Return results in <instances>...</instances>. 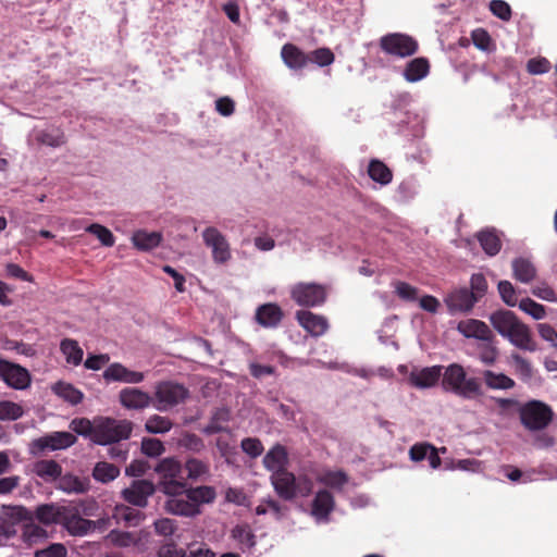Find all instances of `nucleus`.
<instances>
[{
  "mask_svg": "<svg viewBox=\"0 0 557 557\" xmlns=\"http://www.w3.org/2000/svg\"><path fill=\"white\" fill-rule=\"evenodd\" d=\"M490 322L503 337L517 348L531 352L537 350V343L534 341L530 327L521 322L512 311H495L491 314Z\"/></svg>",
  "mask_w": 557,
  "mask_h": 557,
  "instance_id": "1",
  "label": "nucleus"
},
{
  "mask_svg": "<svg viewBox=\"0 0 557 557\" xmlns=\"http://www.w3.org/2000/svg\"><path fill=\"white\" fill-rule=\"evenodd\" d=\"M168 495L170 498L165 502V510L184 517L200 513V505L212 503L216 496L214 488L207 485L189 488L185 486L184 492Z\"/></svg>",
  "mask_w": 557,
  "mask_h": 557,
  "instance_id": "2",
  "label": "nucleus"
},
{
  "mask_svg": "<svg viewBox=\"0 0 557 557\" xmlns=\"http://www.w3.org/2000/svg\"><path fill=\"white\" fill-rule=\"evenodd\" d=\"M442 386L446 392L472 399L483 394L482 384L478 377H468L465 368L459 363H451L442 372Z\"/></svg>",
  "mask_w": 557,
  "mask_h": 557,
  "instance_id": "3",
  "label": "nucleus"
},
{
  "mask_svg": "<svg viewBox=\"0 0 557 557\" xmlns=\"http://www.w3.org/2000/svg\"><path fill=\"white\" fill-rule=\"evenodd\" d=\"M271 483L275 493L284 500H293L298 495L307 497L313 488L312 481L306 475L296 478L287 469L271 474Z\"/></svg>",
  "mask_w": 557,
  "mask_h": 557,
  "instance_id": "4",
  "label": "nucleus"
},
{
  "mask_svg": "<svg viewBox=\"0 0 557 557\" xmlns=\"http://www.w3.org/2000/svg\"><path fill=\"white\" fill-rule=\"evenodd\" d=\"M133 423L129 420H117L110 417L96 418L95 444L111 445L129 438Z\"/></svg>",
  "mask_w": 557,
  "mask_h": 557,
  "instance_id": "5",
  "label": "nucleus"
},
{
  "mask_svg": "<svg viewBox=\"0 0 557 557\" xmlns=\"http://www.w3.org/2000/svg\"><path fill=\"white\" fill-rule=\"evenodd\" d=\"M190 396L189 389L174 381H161L154 387V407L159 411H168L184 404Z\"/></svg>",
  "mask_w": 557,
  "mask_h": 557,
  "instance_id": "6",
  "label": "nucleus"
},
{
  "mask_svg": "<svg viewBox=\"0 0 557 557\" xmlns=\"http://www.w3.org/2000/svg\"><path fill=\"white\" fill-rule=\"evenodd\" d=\"M552 408L541 400H530L519 408L521 424L529 431H541L553 420Z\"/></svg>",
  "mask_w": 557,
  "mask_h": 557,
  "instance_id": "7",
  "label": "nucleus"
},
{
  "mask_svg": "<svg viewBox=\"0 0 557 557\" xmlns=\"http://www.w3.org/2000/svg\"><path fill=\"white\" fill-rule=\"evenodd\" d=\"M69 509L67 505H61L59 503H49V504H41L38 505L35 508V511L33 515L24 508V507H16L15 508V518L17 520H32L33 518L36 519L40 524L50 527L54 524L63 525L64 518H66V512Z\"/></svg>",
  "mask_w": 557,
  "mask_h": 557,
  "instance_id": "8",
  "label": "nucleus"
},
{
  "mask_svg": "<svg viewBox=\"0 0 557 557\" xmlns=\"http://www.w3.org/2000/svg\"><path fill=\"white\" fill-rule=\"evenodd\" d=\"M160 476L159 485L164 494L184 492L186 486L182 476V465L174 457L161 459L154 468Z\"/></svg>",
  "mask_w": 557,
  "mask_h": 557,
  "instance_id": "9",
  "label": "nucleus"
},
{
  "mask_svg": "<svg viewBox=\"0 0 557 557\" xmlns=\"http://www.w3.org/2000/svg\"><path fill=\"white\" fill-rule=\"evenodd\" d=\"M380 48L386 54L397 58H407L418 51L419 44L413 37L407 34L391 33L381 37Z\"/></svg>",
  "mask_w": 557,
  "mask_h": 557,
  "instance_id": "10",
  "label": "nucleus"
},
{
  "mask_svg": "<svg viewBox=\"0 0 557 557\" xmlns=\"http://www.w3.org/2000/svg\"><path fill=\"white\" fill-rule=\"evenodd\" d=\"M327 290L317 283H297L290 288V298L301 307H318L325 302Z\"/></svg>",
  "mask_w": 557,
  "mask_h": 557,
  "instance_id": "11",
  "label": "nucleus"
},
{
  "mask_svg": "<svg viewBox=\"0 0 557 557\" xmlns=\"http://www.w3.org/2000/svg\"><path fill=\"white\" fill-rule=\"evenodd\" d=\"M203 244L211 249L212 260L218 265H225L232 259V249L226 237L214 226L202 232Z\"/></svg>",
  "mask_w": 557,
  "mask_h": 557,
  "instance_id": "12",
  "label": "nucleus"
},
{
  "mask_svg": "<svg viewBox=\"0 0 557 557\" xmlns=\"http://www.w3.org/2000/svg\"><path fill=\"white\" fill-rule=\"evenodd\" d=\"M64 518L63 529L72 536H85L96 529L104 527L106 521L100 519L97 521L85 519L81 516V510L76 504H69V509Z\"/></svg>",
  "mask_w": 557,
  "mask_h": 557,
  "instance_id": "13",
  "label": "nucleus"
},
{
  "mask_svg": "<svg viewBox=\"0 0 557 557\" xmlns=\"http://www.w3.org/2000/svg\"><path fill=\"white\" fill-rule=\"evenodd\" d=\"M76 441V436L70 432H52L34 440L30 444V451L37 455L46 450L65 449L74 445Z\"/></svg>",
  "mask_w": 557,
  "mask_h": 557,
  "instance_id": "14",
  "label": "nucleus"
},
{
  "mask_svg": "<svg viewBox=\"0 0 557 557\" xmlns=\"http://www.w3.org/2000/svg\"><path fill=\"white\" fill-rule=\"evenodd\" d=\"M156 492L154 484L149 480H134L131 485L121 492L122 498L138 508L148 505V498Z\"/></svg>",
  "mask_w": 557,
  "mask_h": 557,
  "instance_id": "15",
  "label": "nucleus"
},
{
  "mask_svg": "<svg viewBox=\"0 0 557 557\" xmlns=\"http://www.w3.org/2000/svg\"><path fill=\"white\" fill-rule=\"evenodd\" d=\"M0 379L15 389H24L30 384V375L25 368L1 358Z\"/></svg>",
  "mask_w": 557,
  "mask_h": 557,
  "instance_id": "16",
  "label": "nucleus"
},
{
  "mask_svg": "<svg viewBox=\"0 0 557 557\" xmlns=\"http://www.w3.org/2000/svg\"><path fill=\"white\" fill-rule=\"evenodd\" d=\"M119 401L125 409L144 410L152 404L153 398L140 388L125 387L119 393Z\"/></svg>",
  "mask_w": 557,
  "mask_h": 557,
  "instance_id": "17",
  "label": "nucleus"
},
{
  "mask_svg": "<svg viewBox=\"0 0 557 557\" xmlns=\"http://www.w3.org/2000/svg\"><path fill=\"white\" fill-rule=\"evenodd\" d=\"M103 379L108 382H122L137 384L145 380L143 372L133 371L119 362L111 363L103 372Z\"/></svg>",
  "mask_w": 557,
  "mask_h": 557,
  "instance_id": "18",
  "label": "nucleus"
},
{
  "mask_svg": "<svg viewBox=\"0 0 557 557\" xmlns=\"http://www.w3.org/2000/svg\"><path fill=\"white\" fill-rule=\"evenodd\" d=\"M445 304L450 312H468L476 304V300L469 288L460 287L447 294Z\"/></svg>",
  "mask_w": 557,
  "mask_h": 557,
  "instance_id": "19",
  "label": "nucleus"
},
{
  "mask_svg": "<svg viewBox=\"0 0 557 557\" xmlns=\"http://www.w3.org/2000/svg\"><path fill=\"white\" fill-rule=\"evenodd\" d=\"M296 320L298 321L299 325L304 327L312 336L323 335L329 327L326 318H324L323 315L315 314L308 310L297 311Z\"/></svg>",
  "mask_w": 557,
  "mask_h": 557,
  "instance_id": "20",
  "label": "nucleus"
},
{
  "mask_svg": "<svg viewBox=\"0 0 557 557\" xmlns=\"http://www.w3.org/2000/svg\"><path fill=\"white\" fill-rule=\"evenodd\" d=\"M283 318L284 312L282 308L274 302L259 306L255 314L256 322L267 329L276 327L282 322Z\"/></svg>",
  "mask_w": 557,
  "mask_h": 557,
  "instance_id": "21",
  "label": "nucleus"
},
{
  "mask_svg": "<svg viewBox=\"0 0 557 557\" xmlns=\"http://www.w3.org/2000/svg\"><path fill=\"white\" fill-rule=\"evenodd\" d=\"M335 499L332 493L327 490H320L311 504V515L318 521H329L331 512L334 510Z\"/></svg>",
  "mask_w": 557,
  "mask_h": 557,
  "instance_id": "22",
  "label": "nucleus"
},
{
  "mask_svg": "<svg viewBox=\"0 0 557 557\" xmlns=\"http://www.w3.org/2000/svg\"><path fill=\"white\" fill-rule=\"evenodd\" d=\"M442 366L426 367L421 370H413L409 375V382L418 388L434 386L442 376Z\"/></svg>",
  "mask_w": 557,
  "mask_h": 557,
  "instance_id": "23",
  "label": "nucleus"
},
{
  "mask_svg": "<svg viewBox=\"0 0 557 557\" xmlns=\"http://www.w3.org/2000/svg\"><path fill=\"white\" fill-rule=\"evenodd\" d=\"M281 58L284 64L292 71H301L308 65V53L298 46L287 42L281 49Z\"/></svg>",
  "mask_w": 557,
  "mask_h": 557,
  "instance_id": "24",
  "label": "nucleus"
},
{
  "mask_svg": "<svg viewBox=\"0 0 557 557\" xmlns=\"http://www.w3.org/2000/svg\"><path fill=\"white\" fill-rule=\"evenodd\" d=\"M457 330L466 337L478 338L480 341H492L494 335L488 325L476 319H468L458 323Z\"/></svg>",
  "mask_w": 557,
  "mask_h": 557,
  "instance_id": "25",
  "label": "nucleus"
},
{
  "mask_svg": "<svg viewBox=\"0 0 557 557\" xmlns=\"http://www.w3.org/2000/svg\"><path fill=\"white\" fill-rule=\"evenodd\" d=\"M511 269L513 278L523 284L531 283L537 274L534 263L524 257L515 258L511 262Z\"/></svg>",
  "mask_w": 557,
  "mask_h": 557,
  "instance_id": "26",
  "label": "nucleus"
},
{
  "mask_svg": "<svg viewBox=\"0 0 557 557\" xmlns=\"http://www.w3.org/2000/svg\"><path fill=\"white\" fill-rule=\"evenodd\" d=\"M263 466L267 470L275 473L285 470L288 463V454L283 445L276 444L263 457Z\"/></svg>",
  "mask_w": 557,
  "mask_h": 557,
  "instance_id": "27",
  "label": "nucleus"
},
{
  "mask_svg": "<svg viewBox=\"0 0 557 557\" xmlns=\"http://www.w3.org/2000/svg\"><path fill=\"white\" fill-rule=\"evenodd\" d=\"M430 62L424 57L414 58L406 64L404 77L409 83H416L428 76Z\"/></svg>",
  "mask_w": 557,
  "mask_h": 557,
  "instance_id": "28",
  "label": "nucleus"
},
{
  "mask_svg": "<svg viewBox=\"0 0 557 557\" xmlns=\"http://www.w3.org/2000/svg\"><path fill=\"white\" fill-rule=\"evenodd\" d=\"M58 487L65 493L83 494L89 491L90 481L88 478H79L72 473L61 474Z\"/></svg>",
  "mask_w": 557,
  "mask_h": 557,
  "instance_id": "29",
  "label": "nucleus"
},
{
  "mask_svg": "<svg viewBox=\"0 0 557 557\" xmlns=\"http://www.w3.org/2000/svg\"><path fill=\"white\" fill-rule=\"evenodd\" d=\"M34 473L45 481H55L62 474V467L52 459H41L34 463Z\"/></svg>",
  "mask_w": 557,
  "mask_h": 557,
  "instance_id": "30",
  "label": "nucleus"
},
{
  "mask_svg": "<svg viewBox=\"0 0 557 557\" xmlns=\"http://www.w3.org/2000/svg\"><path fill=\"white\" fill-rule=\"evenodd\" d=\"M482 377L490 389H510L515 387V381L504 373H496L491 370L482 372Z\"/></svg>",
  "mask_w": 557,
  "mask_h": 557,
  "instance_id": "31",
  "label": "nucleus"
},
{
  "mask_svg": "<svg viewBox=\"0 0 557 557\" xmlns=\"http://www.w3.org/2000/svg\"><path fill=\"white\" fill-rule=\"evenodd\" d=\"M368 174L374 182L381 185H387L393 180L391 169L381 160L372 159L368 165Z\"/></svg>",
  "mask_w": 557,
  "mask_h": 557,
  "instance_id": "32",
  "label": "nucleus"
},
{
  "mask_svg": "<svg viewBox=\"0 0 557 557\" xmlns=\"http://www.w3.org/2000/svg\"><path fill=\"white\" fill-rule=\"evenodd\" d=\"M162 235L159 232L148 233L146 231H137L134 233L132 240L139 250H150L159 246Z\"/></svg>",
  "mask_w": 557,
  "mask_h": 557,
  "instance_id": "33",
  "label": "nucleus"
},
{
  "mask_svg": "<svg viewBox=\"0 0 557 557\" xmlns=\"http://www.w3.org/2000/svg\"><path fill=\"white\" fill-rule=\"evenodd\" d=\"M120 475V468L107 461H99L92 469V478L100 483H109Z\"/></svg>",
  "mask_w": 557,
  "mask_h": 557,
  "instance_id": "34",
  "label": "nucleus"
},
{
  "mask_svg": "<svg viewBox=\"0 0 557 557\" xmlns=\"http://www.w3.org/2000/svg\"><path fill=\"white\" fill-rule=\"evenodd\" d=\"M52 391L55 395L70 403L71 405H78L84 398V394L79 389L65 382L55 383L52 387Z\"/></svg>",
  "mask_w": 557,
  "mask_h": 557,
  "instance_id": "35",
  "label": "nucleus"
},
{
  "mask_svg": "<svg viewBox=\"0 0 557 557\" xmlns=\"http://www.w3.org/2000/svg\"><path fill=\"white\" fill-rule=\"evenodd\" d=\"M476 237L486 255L493 257L499 252L502 248V242L495 231H482L478 234Z\"/></svg>",
  "mask_w": 557,
  "mask_h": 557,
  "instance_id": "36",
  "label": "nucleus"
},
{
  "mask_svg": "<svg viewBox=\"0 0 557 557\" xmlns=\"http://www.w3.org/2000/svg\"><path fill=\"white\" fill-rule=\"evenodd\" d=\"M36 140L52 148H58L66 143L65 135L60 128L44 129L37 133Z\"/></svg>",
  "mask_w": 557,
  "mask_h": 557,
  "instance_id": "37",
  "label": "nucleus"
},
{
  "mask_svg": "<svg viewBox=\"0 0 557 557\" xmlns=\"http://www.w3.org/2000/svg\"><path fill=\"white\" fill-rule=\"evenodd\" d=\"M115 516L127 527H137L144 520L145 515L139 510L125 505L115 507Z\"/></svg>",
  "mask_w": 557,
  "mask_h": 557,
  "instance_id": "38",
  "label": "nucleus"
},
{
  "mask_svg": "<svg viewBox=\"0 0 557 557\" xmlns=\"http://www.w3.org/2000/svg\"><path fill=\"white\" fill-rule=\"evenodd\" d=\"M60 349L69 363L78 366L82 362L84 352L76 341L71 338L63 339L60 344Z\"/></svg>",
  "mask_w": 557,
  "mask_h": 557,
  "instance_id": "39",
  "label": "nucleus"
},
{
  "mask_svg": "<svg viewBox=\"0 0 557 557\" xmlns=\"http://www.w3.org/2000/svg\"><path fill=\"white\" fill-rule=\"evenodd\" d=\"M230 420V412L227 409L220 408L214 411L210 422L202 429V432L207 435H212L226 430L222 423Z\"/></svg>",
  "mask_w": 557,
  "mask_h": 557,
  "instance_id": "40",
  "label": "nucleus"
},
{
  "mask_svg": "<svg viewBox=\"0 0 557 557\" xmlns=\"http://www.w3.org/2000/svg\"><path fill=\"white\" fill-rule=\"evenodd\" d=\"M173 428V422L168 417L152 414L146 423L145 430L150 434H163L169 432Z\"/></svg>",
  "mask_w": 557,
  "mask_h": 557,
  "instance_id": "41",
  "label": "nucleus"
},
{
  "mask_svg": "<svg viewBox=\"0 0 557 557\" xmlns=\"http://www.w3.org/2000/svg\"><path fill=\"white\" fill-rule=\"evenodd\" d=\"M70 429L82 436H88L95 443L96 418L90 421L87 418H75L70 423Z\"/></svg>",
  "mask_w": 557,
  "mask_h": 557,
  "instance_id": "42",
  "label": "nucleus"
},
{
  "mask_svg": "<svg viewBox=\"0 0 557 557\" xmlns=\"http://www.w3.org/2000/svg\"><path fill=\"white\" fill-rule=\"evenodd\" d=\"M178 446L193 453H200L206 445L203 440L195 433L183 432L177 442Z\"/></svg>",
  "mask_w": 557,
  "mask_h": 557,
  "instance_id": "43",
  "label": "nucleus"
},
{
  "mask_svg": "<svg viewBox=\"0 0 557 557\" xmlns=\"http://www.w3.org/2000/svg\"><path fill=\"white\" fill-rule=\"evenodd\" d=\"M335 61V55L330 48H318L308 53V62L315 63L323 67L329 66Z\"/></svg>",
  "mask_w": 557,
  "mask_h": 557,
  "instance_id": "44",
  "label": "nucleus"
},
{
  "mask_svg": "<svg viewBox=\"0 0 557 557\" xmlns=\"http://www.w3.org/2000/svg\"><path fill=\"white\" fill-rule=\"evenodd\" d=\"M24 413L23 407L10 400L0 401V420H17Z\"/></svg>",
  "mask_w": 557,
  "mask_h": 557,
  "instance_id": "45",
  "label": "nucleus"
},
{
  "mask_svg": "<svg viewBox=\"0 0 557 557\" xmlns=\"http://www.w3.org/2000/svg\"><path fill=\"white\" fill-rule=\"evenodd\" d=\"M318 481L332 488H342L348 481L343 471H327L318 478Z\"/></svg>",
  "mask_w": 557,
  "mask_h": 557,
  "instance_id": "46",
  "label": "nucleus"
},
{
  "mask_svg": "<svg viewBox=\"0 0 557 557\" xmlns=\"http://www.w3.org/2000/svg\"><path fill=\"white\" fill-rule=\"evenodd\" d=\"M86 232L95 235L106 247H112L115 243L112 232L101 224L92 223L86 227Z\"/></svg>",
  "mask_w": 557,
  "mask_h": 557,
  "instance_id": "47",
  "label": "nucleus"
},
{
  "mask_svg": "<svg viewBox=\"0 0 557 557\" xmlns=\"http://www.w3.org/2000/svg\"><path fill=\"white\" fill-rule=\"evenodd\" d=\"M519 308L535 320L544 319L546 315L545 307L529 297L519 301Z\"/></svg>",
  "mask_w": 557,
  "mask_h": 557,
  "instance_id": "48",
  "label": "nucleus"
},
{
  "mask_svg": "<svg viewBox=\"0 0 557 557\" xmlns=\"http://www.w3.org/2000/svg\"><path fill=\"white\" fill-rule=\"evenodd\" d=\"M493 341L494 339L483 341V343L479 345V358L486 366L494 364L498 357V349L493 344Z\"/></svg>",
  "mask_w": 557,
  "mask_h": 557,
  "instance_id": "49",
  "label": "nucleus"
},
{
  "mask_svg": "<svg viewBox=\"0 0 557 557\" xmlns=\"http://www.w3.org/2000/svg\"><path fill=\"white\" fill-rule=\"evenodd\" d=\"M510 358L513 362L516 373L519 374L522 380H530L533 376V368L529 360L519 354H511Z\"/></svg>",
  "mask_w": 557,
  "mask_h": 557,
  "instance_id": "50",
  "label": "nucleus"
},
{
  "mask_svg": "<svg viewBox=\"0 0 557 557\" xmlns=\"http://www.w3.org/2000/svg\"><path fill=\"white\" fill-rule=\"evenodd\" d=\"M487 281L482 273H474L470 278L469 292L473 294L476 302L484 297L487 292Z\"/></svg>",
  "mask_w": 557,
  "mask_h": 557,
  "instance_id": "51",
  "label": "nucleus"
},
{
  "mask_svg": "<svg viewBox=\"0 0 557 557\" xmlns=\"http://www.w3.org/2000/svg\"><path fill=\"white\" fill-rule=\"evenodd\" d=\"M22 535L24 541L28 542L29 544H33L38 542L39 540L46 539L48 534L42 527L30 522L24 525Z\"/></svg>",
  "mask_w": 557,
  "mask_h": 557,
  "instance_id": "52",
  "label": "nucleus"
},
{
  "mask_svg": "<svg viewBox=\"0 0 557 557\" xmlns=\"http://www.w3.org/2000/svg\"><path fill=\"white\" fill-rule=\"evenodd\" d=\"M232 536L234 540L239 542L240 544H244L248 547H251L255 545V535L251 532V529L247 524H237L232 530Z\"/></svg>",
  "mask_w": 557,
  "mask_h": 557,
  "instance_id": "53",
  "label": "nucleus"
},
{
  "mask_svg": "<svg viewBox=\"0 0 557 557\" xmlns=\"http://www.w3.org/2000/svg\"><path fill=\"white\" fill-rule=\"evenodd\" d=\"M165 450L163 443L153 437H146L141 441V451L148 457H158Z\"/></svg>",
  "mask_w": 557,
  "mask_h": 557,
  "instance_id": "54",
  "label": "nucleus"
},
{
  "mask_svg": "<svg viewBox=\"0 0 557 557\" xmlns=\"http://www.w3.org/2000/svg\"><path fill=\"white\" fill-rule=\"evenodd\" d=\"M498 293L506 305L510 307L519 305L516 289L509 281H500L498 283Z\"/></svg>",
  "mask_w": 557,
  "mask_h": 557,
  "instance_id": "55",
  "label": "nucleus"
},
{
  "mask_svg": "<svg viewBox=\"0 0 557 557\" xmlns=\"http://www.w3.org/2000/svg\"><path fill=\"white\" fill-rule=\"evenodd\" d=\"M185 468L188 472V478L194 480L200 478L209 471V466L196 458L187 459Z\"/></svg>",
  "mask_w": 557,
  "mask_h": 557,
  "instance_id": "56",
  "label": "nucleus"
},
{
  "mask_svg": "<svg viewBox=\"0 0 557 557\" xmlns=\"http://www.w3.org/2000/svg\"><path fill=\"white\" fill-rule=\"evenodd\" d=\"M240 447L251 458H257L263 453V445L257 437H246L242 441Z\"/></svg>",
  "mask_w": 557,
  "mask_h": 557,
  "instance_id": "57",
  "label": "nucleus"
},
{
  "mask_svg": "<svg viewBox=\"0 0 557 557\" xmlns=\"http://www.w3.org/2000/svg\"><path fill=\"white\" fill-rule=\"evenodd\" d=\"M108 540L119 547H128L135 543V537L132 533L119 530H112L108 534Z\"/></svg>",
  "mask_w": 557,
  "mask_h": 557,
  "instance_id": "58",
  "label": "nucleus"
},
{
  "mask_svg": "<svg viewBox=\"0 0 557 557\" xmlns=\"http://www.w3.org/2000/svg\"><path fill=\"white\" fill-rule=\"evenodd\" d=\"M491 12L504 22L511 18L512 12L510 5L504 0H492L490 2Z\"/></svg>",
  "mask_w": 557,
  "mask_h": 557,
  "instance_id": "59",
  "label": "nucleus"
},
{
  "mask_svg": "<svg viewBox=\"0 0 557 557\" xmlns=\"http://www.w3.org/2000/svg\"><path fill=\"white\" fill-rule=\"evenodd\" d=\"M550 69V63L545 58H533L527 63V70L530 74H544Z\"/></svg>",
  "mask_w": 557,
  "mask_h": 557,
  "instance_id": "60",
  "label": "nucleus"
},
{
  "mask_svg": "<svg viewBox=\"0 0 557 557\" xmlns=\"http://www.w3.org/2000/svg\"><path fill=\"white\" fill-rule=\"evenodd\" d=\"M396 294L403 300L414 301L418 297V289L406 282H397Z\"/></svg>",
  "mask_w": 557,
  "mask_h": 557,
  "instance_id": "61",
  "label": "nucleus"
},
{
  "mask_svg": "<svg viewBox=\"0 0 557 557\" xmlns=\"http://www.w3.org/2000/svg\"><path fill=\"white\" fill-rule=\"evenodd\" d=\"M66 555L67 549L62 543L50 544L36 553V557H66Z\"/></svg>",
  "mask_w": 557,
  "mask_h": 557,
  "instance_id": "62",
  "label": "nucleus"
},
{
  "mask_svg": "<svg viewBox=\"0 0 557 557\" xmlns=\"http://www.w3.org/2000/svg\"><path fill=\"white\" fill-rule=\"evenodd\" d=\"M432 447H433V445H431L429 443L414 444L409 449L410 459L416 462L426 459Z\"/></svg>",
  "mask_w": 557,
  "mask_h": 557,
  "instance_id": "63",
  "label": "nucleus"
},
{
  "mask_svg": "<svg viewBox=\"0 0 557 557\" xmlns=\"http://www.w3.org/2000/svg\"><path fill=\"white\" fill-rule=\"evenodd\" d=\"M158 557H185V550L174 543H166L159 548Z\"/></svg>",
  "mask_w": 557,
  "mask_h": 557,
  "instance_id": "64",
  "label": "nucleus"
}]
</instances>
